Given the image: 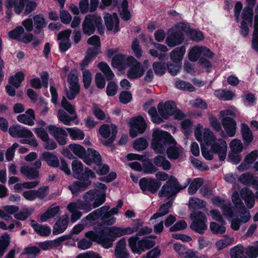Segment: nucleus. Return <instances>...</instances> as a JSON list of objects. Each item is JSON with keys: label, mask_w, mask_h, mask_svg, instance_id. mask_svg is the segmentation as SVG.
Listing matches in <instances>:
<instances>
[{"label": "nucleus", "mask_w": 258, "mask_h": 258, "mask_svg": "<svg viewBox=\"0 0 258 258\" xmlns=\"http://www.w3.org/2000/svg\"><path fill=\"white\" fill-rule=\"evenodd\" d=\"M194 134L196 139L200 143L202 155L206 160L213 159L214 154L218 155L220 161L225 159L227 145L224 140L217 138L209 128H204L201 124L196 126Z\"/></svg>", "instance_id": "1"}, {"label": "nucleus", "mask_w": 258, "mask_h": 258, "mask_svg": "<svg viewBox=\"0 0 258 258\" xmlns=\"http://www.w3.org/2000/svg\"><path fill=\"white\" fill-rule=\"evenodd\" d=\"M106 186L102 183H97L95 189L86 192L84 195V201H78L70 203L67 207L69 211L72 213L71 220L75 223L82 216L79 210L89 212L92 208H95L103 204L105 201Z\"/></svg>", "instance_id": "2"}, {"label": "nucleus", "mask_w": 258, "mask_h": 258, "mask_svg": "<svg viewBox=\"0 0 258 258\" xmlns=\"http://www.w3.org/2000/svg\"><path fill=\"white\" fill-rule=\"evenodd\" d=\"M136 231L135 228H121L115 226L105 227L99 230L89 231L85 236L100 243L105 248L112 246L113 242L117 237L129 235Z\"/></svg>", "instance_id": "3"}, {"label": "nucleus", "mask_w": 258, "mask_h": 258, "mask_svg": "<svg viewBox=\"0 0 258 258\" xmlns=\"http://www.w3.org/2000/svg\"><path fill=\"white\" fill-rule=\"evenodd\" d=\"M151 147L159 154H163L166 150L170 159H176L182 152V149L175 146V142L171 136L167 132L155 129L152 134Z\"/></svg>", "instance_id": "4"}, {"label": "nucleus", "mask_w": 258, "mask_h": 258, "mask_svg": "<svg viewBox=\"0 0 258 258\" xmlns=\"http://www.w3.org/2000/svg\"><path fill=\"white\" fill-rule=\"evenodd\" d=\"M212 201L213 205L221 207L224 215L230 222L231 228L234 230H238L240 225L248 222L251 217L249 212L247 211L240 213L236 218L233 217V212L229 207L230 204L220 197H215Z\"/></svg>", "instance_id": "5"}, {"label": "nucleus", "mask_w": 258, "mask_h": 258, "mask_svg": "<svg viewBox=\"0 0 258 258\" xmlns=\"http://www.w3.org/2000/svg\"><path fill=\"white\" fill-rule=\"evenodd\" d=\"M123 203L119 201L116 207L109 210V207L104 206L98 209L86 218V224L92 225L95 223L99 219L107 225H112L116 221V218L112 216L117 214L121 209Z\"/></svg>", "instance_id": "6"}, {"label": "nucleus", "mask_w": 258, "mask_h": 258, "mask_svg": "<svg viewBox=\"0 0 258 258\" xmlns=\"http://www.w3.org/2000/svg\"><path fill=\"white\" fill-rule=\"evenodd\" d=\"M157 109L158 112L155 107L150 108L148 114L153 122L160 123L173 115L175 111L176 105L173 101L160 103L157 106Z\"/></svg>", "instance_id": "7"}, {"label": "nucleus", "mask_w": 258, "mask_h": 258, "mask_svg": "<svg viewBox=\"0 0 258 258\" xmlns=\"http://www.w3.org/2000/svg\"><path fill=\"white\" fill-rule=\"evenodd\" d=\"M237 110L235 107L231 106L227 109L222 110L219 112L220 118L222 125L228 137H233L236 133V126L235 121L229 116H234Z\"/></svg>", "instance_id": "8"}, {"label": "nucleus", "mask_w": 258, "mask_h": 258, "mask_svg": "<svg viewBox=\"0 0 258 258\" xmlns=\"http://www.w3.org/2000/svg\"><path fill=\"white\" fill-rule=\"evenodd\" d=\"M9 133L14 138H26L27 139L20 140L22 144H28L33 147H37L38 145L32 132L26 127L20 125H14L9 128Z\"/></svg>", "instance_id": "9"}, {"label": "nucleus", "mask_w": 258, "mask_h": 258, "mask_svg": "<svg viewBox=\"0 0 258 258\" xmlns=\"http://www.w3.org/2000/svg\"><path fill=\"white\" fill-rule=\"evenodd\" d=\"M95 177V174L90 169L86 168L82 178L80 180L74 182L69 186L72 194L77 195L79 192L85 190L91 184V181L89 178Z\"/></svg>", "instance_id": "10"}, {"label": "nucleus", "mask_w": 258, "mask_h": 258, "mask_svg": "<svg viewBox=\"0 0 258 258\" xmlns=\"http://www.w3.org/2000/svg\"><path fill=\"white\" fill-rule=\"evenodd\" d=\"M190 179L187 180L186 183L183 186H179L177 179L171 177L168 180L165 185H164L159 192V196L161 198L169 199L178 192L181 189L185 188L189 184Z\"/></svg>", "instance_id": "11"}, {"label": "nucleus", "mask_w": 258, "mask_h": 258, "mask_svg": "<svg viewBox=\"0 0 258 258\" xmlns=\"http://www.w3.org/2000/svg\"><path fill=\"white\" fill-rule=\"evenodd\" d=\"M82 27L83 33L87 35L92 34L94 32L96 27L98 28V32L100 34L103 33L102 19L99 16H86L83 22Z\"/></svg>", "instance_id": "12"}, {"label": "nucleus", "mask_w": 258, "mask_h": 258, "mask_svg": "<svg viewBox=\"0 0 258 258\" xmlns=\"http://www.w3.org/2000/svg\"><path fill=\"white\" fill-rule=\"evenodd\" d=\"M36 3L28 0H7L5 6L7 8H13L17 14H20L23 10L25 14H28L34 10Z\"/></svg>", "instance_id": "13"}, {"label": "nucleus", "mask_w": 258, "mask_h": 258, "mask_svg": "<svg viewBox=\"0 0 258 258\" xmlns=\"http://www.w3.org/2000/svg\"><path fill=\"white\" fill-rule=\"evenodd\" d=\"M87 43L91 46L88 48L85 58L82 62L83 67L87 66L90 60L95 57L100 52L101 43L99 36L97 35L91 36L88 39Z\"/></svg>", "instance_id": "14"}, {"label": "nucleus", "mask_w": 258, "mask_h": 258, "mask_svg": "<svg viewBox=\"0 0 258 258\" xmlns=\"http://www.w3.org/2000/svg\"><path fill=\"white\" fill-rule=\"evenodd\" d=\"M137 236L131 237L128 239V245L132 251L134 253L140 254L145 249H148L153 247L155 242L153 240L148 238H144L141 240H138Z\"/></svg>", "instance_id": "15"}, {"label": "nucleus", "mask_w": 258, "mask_h": 258, "mask_svg": "<svg viewBox=\"0 0 258 258\" xmlns=\"http://www.w3.org/2000/svg\"><path fill=\"white\" fill-rule=\"evenodd\" d=\"M99 133L102 138L101 140L102 143L105 146H109L116 139L117 129L113 124H104L100 126Z\"/></svg>", "instance_id": "16"}, {"label": "nucleus", "mask_w": 258, "mask_h": 258, "mask_svg": "<svg viewBox=\"0 0 258 258\" xmlns=\"http://www.w3.org/2000/svg\"><path fill=\"white\" fill-rule=\"evenodd\" d=\"M256 0H246L248 6L245 7L242 15V22L241 24V33L245 36L249 32V29L247 24H251L253 16V6Z\"/></svg>", "instance_id": "17"}, {"label": "nucleus", "mask_w": 258, "mask_h": 258, "mask_svg": "<svg viewBox=\"0 0 258 258\" xmlns=\"http://www.w3.org/2000/svg\"><path fill=\"white\" fill-rule=\"evenodd\" d=\"M214 56V53L209 48L200 45L191 47L188 52V59L193 62L197 61L201 56L212 58Z\"/></svg>", "instance_id": "18"}, {"label": "nucleus", "mask_w": 258, "mask_h": 258, "mask_svg": "<svg viewBox=\"0 0 258 258\" xmlns=\"http://www.w3.org/2000/svg\"><path fill=\"white\" fill-rule=\"evenodd\" d=\"M126 123L130 126V134L132 138L136 137L139 134L143 133L146 130V123L141 116L128 119Z\"/></svg>", "instance_id": "19"}, {"label": "nucleus", "mask_w": 258, "mask_h": 258, "mask_svg": "<svg viewBox=\"0 0 258 258\" xmlns=\"http://www.w3.org/2000/svg\"><path fill=\"white\" fill-rule=\"evenodd\" d=\"M178 24L174 28H171L168 31V35L166 40V43L169 47H174L180 44L184 39L182 28L179 26Z\"/></svg>", "instance_id": "20"}, {"label": "nucleus", "mask_w": 258, "mask_h": 258, "mask_svg": "<svg viewBox=\"0 0 258 258\" xmlns=\"http://www.w3.org/2000/svg\"><path fill=\"white\" fill-rule=\"evenodd\" d=\"M128 60L127 77L131 79H136L142 77L145 72L144 67L133 56H131Z\"/></svg>", "instance_id": "21"}, {"label": "nucleus", "mask_w": 258, "mask_h": 258, "mask_svg": "<svg viewBox=\"0 0 258 258\" xmlns=\"http://www.w3.org/2000/svg\"><path fill=\"white\" fill-rule=\"evenodd\" d=\"M190 217L193 219L190 225V228L193 230L202 233L207 229L206 217L203 213L194 211L190 214Z\"/></svg>", "instance_id": "22"}, {"label": "nucleus", "mask_w": 258, "mask_h": 258, "mask_svg": "<svg viewBox=\"0 0 258 258\" xmlns=\"http://www.w3.org/2000/svg\"><path fill=\"white\" fill-rule=\"evenodd\" d=\"M9 37L13 39H16L25 43L30 42L33 40V36L31 33H25L22 26L17 27L10 31L8 33Z\"/></svg>", "instance_id": "23"}, {"label": "nucleus", "mask_w": 258, "mask_h": 258, "mask_svg": "<svg viewBox=\"0 0 258 258\" xmlns=\"http://www.w3.org/2000/svg\"><path fill=\"white\" fill-rule=\"evenodd\" d=\"M46 128L60 145H64L67 143V133L62 128L51 125Z\"/></svg>", "instance_id": "24"}, {"label": "nucleus", "mask_w": 258, "mask_h": 258, "mask_svg": "<svg viewBox=\"0 0 258 258\" xmlns=\"http://www.w3.org/2000/svg\"><path fill=\"white\" fill-rule=\"evenodd\" d=\"M129 160H138L143 161V171L145 173L152 174L157 171V168L152 164L149 160L145 159L143 155L137 154H129L126 156Z\"/></svg>", "instance_id": "25"}, {"label": "nucleus", "mask_w": 258, "mask_h": 258, "mask_svg": "<svg viewBox=\"0 0 258 258\" xmlns=\"http://www.w3.org/2000/svg\"><path fill=\"white\" fill-rule=\"evenodd\" d=\"M139 185L143 191H149L155 192L160 186L161 184L155 179L143 178L140 180Z\"/></svg>", "instance_id": "26"}, {"label": "nucleus", "mask_w": 258, "mask_h": 258, "mask_svg": "<svg viewBox=\"0 0 258 258\" xmlns=\"http://www.w3.org/2000/svg\"><path fill=\"white\" fill-rule=\"evenodd\" d=\"M72 33L70 30H66L59 33L58 39L59 40V48L61 52H66L71 46L70 41V35Z\"/></svg>", "instance_id": "27"}, {"label": "nucleus", "mask_w": 258, "mask_h": 258, "mask_svg": "<svg viewBox=\"0 0 258 258\" xmlns=\"http://www.w3.org/2000/svg\"><path fill=\"white\" fill-rule=\"evenodd\" d=\"M104 19L107 29L109 31L116 32L119 31V19L116 13L110 14L106 13L104 16Z\"/></svg>", "instance_id": "28"}, {"label": "nucleus", "mask_w": 258, "mask_h": 258, "mask_svg": "<svg viewBox=\"0 0 258 258\" xmlns=\"http://www.w3.org/2000/svg\"><path fill=\"white\" fill-rule=\"evenodd\" d=\"M179 26L182 28L184 33L186 34L191 40L197 42L204 40V36L201 31L194 29L188 25L183 23H181Z\"/></svg>", "instance_id": "29"}, {"label": "nucleus", "mask_w": 258, "mask_h": 258, "mask_svg": "<svg viewBox=\"0 0 258 258\" xmlns=\"http://www.w3.org/2000/svg\"><path fill=\"white\" fill-rule=\"evenodd\" d=\"M151 44L154 48H150L149 50V53L152 56L157 57L160 60L163 59L166 56V52L168 51L167 47L164 45L153 42H152Z\"/></svg>", "instance_id": "30"}, {"label": "nucleus", "mask_w": 258, "mask_h": 258, "mask_svg": "<svg viewBox=\"0 0 258 258\" xmlns=\"http://www.w3.org/2000/svg\"><path fill=\"white\" fill-rule=\"evenodd\" d=\"M131 56H125L122 54H118L112 57L111 65L112 67L119 70L125 69L129 64V58Z\"/></svg>", "instance_id": "31"}, {"label": "nucleus", "mask_w": 258, "mask_h": 258, "mask_svg": "<svg viewBox=\"0 0 258 258\" xmlns=\"http://www.w3.org/2000/svg\"><path fill=\"white\" fill-rule=\"evenodd\" d=\"M35 119V113L32 109H28L25 113L20 114L17 116V120L19 122L29 126L34 124Z\"/></svg>", "instance_id": "32"}, {"label": "nucleus", "mask_w": 258, "mask_h": 258, "mask_svg": "<svg viewBox=\"0 0 258 258\" xmlns=\"http://www.w3.org/2000/svg\"><path fill=\"white\" fill-rule=\"evenodd\" d=\"M241 198L244 201L246 207L251 209L254 205V196L250 189L247 188H243L240 191Z\"/></svg>", "instance_id": "33"}, {"label": "nucleus", "mask_w": 258, "mask_h": 258, "mask_svg": "<svg viewBox=\"0 0 258 258\" xmlns=\"http://www.w3.org/2000/svg\"><path fill=\"white\" fill-rule=\"evenodd\" d=\"M19 208L13 205H7L0 208V218L5 220H10L12 219L11 215L17 212Z\"/></svg>", "instance_id": "34"}, {"label": "nucleus", "mask_w": 258, "mask_h": 258, "mask_svg": "<svg viewBox=\"0 0 258 258\" xmlns=\"http://www.w3.org/2000/svg\"><path fill=\"white\" fill-rule=\"evenodd\" d=\"M83 161L87 165H91L94 163L96 164L101 161V156L99 153L95 150L89 148L87 150V154L85 155Z\"/></svg>", "instance_id": "35"}, {"label": "nucleus", "mask_w": 258, "mask_h": 258, "mask_svg": "<svg viewBox=\"0 0 258 258\" xmlns=\"http://www.w3.org/2000/svg\"><path fill=\"white\" fill-rule=\"evenodd\" d=\"M241 133L242 140L245 145H248L254 140L253 133L245 123L241 124Z\"/></svg>", "instance_id": "36"}, {"label": "nucleus", "mask_w": 258, "mask_h": 258, "mask_svg": "<svg viewBox=\"0 0 258 258\" xmlns=\"http://www.w3.org/2000/svg\"><path fill=\"white\" fill-rule=\"evenodd\" d=\"M31 226L34 231L41 236H47L51 231V228L48 226L37 223L34 220L31 221Z\"/></svg>", "instance_id": "37"}, {"label": "nucleus", "mask_w": 258, "mask_h": 258, "mask_svg": "<svg viewBox=\"0 0 258 258\" xmlns=\"http://www.w3.org/2000/svg\"><path fill=\"white\" fill-rule=\"evenodd\" d=\"M69 222V217L67 215L63 216L55 223L53 230L54 234L62 233L67 228Z\"/></svg>", "instance_id": "38"}, {"label": "nucleus", "mask_w": 258, "mask_h": 258, "mask_svg": "<svg viewBox=\"0 0 258 258\" xmlns=\"http://www.w3.org/2000/svg\"><path fill=\"white\" fill-rule=\"evenodd\" d=\"M116 258H127L126 250V242L124 238L121 239L117 243L115 251Z\"/></svg>", "instance_id": "39"}, {"label": "nucleus", "mask_w": 258, "mask_h": 258, "mask_svg": "<svg viewBox=\"0 0 258 258\" xmlns=\"http://www.w3.org/2000/svg\"><path fill=\"white\" fill-rule=\"evenodd\" d=\"M41 158L47 162L50 166L57 167L59 165V162L57 156L50 152H44L41 154Z\"/></svg>", "instance_id": "40"}, {"label": "nucleus", "mask_w": 258, "mask_h": 258, "mask_svg": "<svg viewBox=\"0 0 258 258\" xmlns=\"http://www.w3.org/2000/svg\"><path fill=\"white\" fill-rule=\"evenodd\" d=\"M71 116H69L65 111L61 109H59L57 112V117L58 120L62 122L66 125L71 124L72 121L74 120L77 117L76 113L70 114Z\"/></svg>", "instance_id": "41"}, {"label": "nucleus", "mask_w": 258, "mask_h": 258, "mask_svg": "<svg viewBox=\"0 0 258 258\" xmlns=\"http://www.w3.org/2000/svg\"><path fill=\"white\" fill-rule=\"evenodd\" d=\"M185 50L184 46L176 47L171 52V59L175 63H179L185 53Z\"/></svg>", "instance_id": "42"}, {"label": "nucleus", "mask_w": 258, "mask_h": 258, "mask_svg": "<svg viewBox=\"0 0 258 258\" xmlns=\"http://www.w3.org/2000/svg\"><path fill=\"white\" fill-rule=\"evenodd\" d=\"M214 95L218 99L222 100H230L235 97L234 93L229 90L224 89H218L214 91Z\"/></svg>", "instance_id": "43"}, {"label": "nucleus", "mask_w": 258, "mask_h": 258, "mask_svg": "<svg viewBox=\"0 0 258 258\" xmlns=\"http://www.w3.org/2000/svg\"><path fill=\"white\" fill-rule=\"evenodd\" d=\"M21 173L29 179H35L38 177V171L34 168L29 166L24 165L20 169Z\"/></svg>", "instance_id": "44"}, {"label": "nucleus", "mask_w": 258, "mask_h": 258, "mask_svg": "<svg viewBox=\"0 0 258 258\" xmlns=\"http://www.w3.org/2000/svg\"><path fill=\"white\" fill-rule=\"evenodd\" d=\"M238 181L245 185L252 184L258 188V183L254 177L250 173L242 174L238 178Z\"/></svg>", "instance_id": "45"}, {"label": "nucleus", "mask_w": 258, "mask_h": 258, "mask_svg": "<svg viewBox=\"0 0 258 258\" xmlns=\"http://www.w3.org/2000/svg\"><path fill=\"white\" fill-rule=\"evenodd\" d=\"M67 130L71 138L73 140H81L85 137L83 131L79 128H67Z\"/></svg>", "instance_id": "46"}, {"label": "nucleus", "mask_w": 258, "mask_h": 258, "mask_svg": "<svg viewBox=\"0 0 258 258\" xmlns=\"http://www.w3.org/2000/svg\"><path fill=\"white\" fill-rule=\"evenodd\" d=\"M59 211L58 206L50 207L40 217V221L42 222H46L47 220L54 217Z\"/></svg>", "instance_id": "47"}, {"label": "nucleus", "mask_w": 258, "mask_h": 258, "mask_svg": "<svg viewBox=\"0 0 258 258\" xmlns=\"http://www.w3.org/2000/svg\"><path fill=\"white\" fill-rule=\"evenodd\" d=\"M69 148L76 156L83 160L86 152L83 146L79 144H71L69 146Z\"/></svg>", "instance_id": "48"}, {"label": "nucleus", "mask_w": 258, "mask_h": 258, "mask_svg": "<svg viewBox=\"0 0 258 258\" xmlns=\"http://www.w3.org/2000/svg\"><path fill=\"white\" fill-rule=\"evenodd\" d=\"M172 203L171 202H168L167 203L162 205L159 209L158 212L155 213L150 219V220L155 219L157 218L162 217L167 214L169 212V209L171 207Z\"/></svg>", "instance_id": "49"}, {"label": "nucleus", "mask_w": 258, "mask_h": 258, "mask_svg": "<svg viewBox=\"0 0 258 258\" xmlns=\"http://www.w3.org/2000/svg\"><path fill=\"white\" fill-rule=\"evenodd\" d=\"M119 12L122 19L128 20L131 18V15L128 9V2L126 0H123L119 7Z\"/></svg>", "instance_id": "50"}, {"label": "nucleus", "mask_w": 258, "mask_h": 258, "mask_svg": "<svg viewBox=\"0 0 258 258\" xmlns=\"http://www.w3.org/2000/svg\"><path fill=\"white\" fill-rule=\"evenodd\" d=\"M153 161L156 166L161 167L164 170H168L170 168V163L164 156H157L154 159Z\"/></svg>", "instance_id": "51"}, {"label": "nucleus", "mask_w": 258, "mask_h": 258, "mask_svg": "<svg viewBox=\"0 0 258 258\" xmlns=\"http://www.w3.org/2000/svg\"><path fill=\"white\" fill-rule=\"evenodd\" d=\"M72 168L75 177L78 179L81 178L83 169L82 162L78 160H74L72 163Z\"/></svg>", "instance_id": "52"}, {"label": "nucleus", "mask_w": 258, "mask_h": 258, "mask_svg": "<svg viewBox=\"0 0 258 258\" xmlns=\"http://www.w3.org/2000/svg\"><path fill=\"white\" fill-rule=\"evenodd\" d=\"M10 243V237L8 234H5L0 237V258L4 255Z\"/></svg>", "instance_id": "53"}, {"label": "nucleus", "mask_w": 258, "mask_h": 258, "mask_svg": "<svg viewBox=\"0 0 258 258\" xmlns=\"http://www.w3.org/2000/svg\"><path fill=\"white\" fill-rule=\"evenodd\" d=\"M233 242L234 238L233 237L225 236L224 238L217 241L215 243V246L218 250H221L232 244Z\"/></svg>", "instance_id": "54"}, {"label": "nucleus", "mask_w": 258, "mask_h": 258, "mask_svg": "<svg viewBox=\"0 0 258 258\" xmlns=\"http://www.w3.org/2000/svg\"><path fill=\"white\" fill-rule=\"evenodd\" d=\"M98 67L105 75L107 80H111L113 78L114 75L106 63L101 62L98 63Z\"/></svg>", "instance_id": "55"}, {"label": "nucleus", "mask_w": 258, "mask_h": 258, "mask_svg": "<svg viewBox=\"0 0 258 258\" xmlns=\"http://www.w3.org/2000/svg\"><path fill=\"white\" fill-rule=\"evenodd\" d=\"M189 208L196 210L202 209L206 206V202L197 198L192 197L189 199Z\"/></svg>", "instance_id": "56"}, {"label": "nucleus", "mask_w": 258, "mask_h": 258, "mask_svg": "<svg viewBox=\"0 0 258 258\" xmlns=\"http://www.w3.org/2000/svg\"><path fill=\"white\" fill-rule=\"evenodd\" d=\"M24 78V74L21 72H18L14 76H12L9 78V83L15 86L16 88L20 87L22 82Z\"/></svg>", "instance_id": "57"}, {"label": "nucleus", "mask_w": 258, "mask_h": 258, "mask_svg": "<svg viewBox=\"0 0 258 258\" xmlns=\"http://www.w3.org/2000/svg\"><path fill=\"white\" fill-rule=\"evenodd\" d=\"M254 30L252 40V47L256 51L258 50V16L254 17Z\"/></svg>", "instance_id": "58"}, {"label": "nucleus", "mask_w": 258, "mask_h": 258, "mask_svg": "<svg viewBox=\"0 0 258 258\" xmlns=\"http://www.w3.org/2000/svg\"><path fill=\"white\" fill-rule=\"evenodd\" d=\"M230 152L240 153L243 149V146L241 141L238 139L232 140L229 144Z\"/></svg>", "instance_id": "59"}, {"label": "nucleus", "mask_w": 258, "mask_h": 258, "mask_svg": "<svg viewBox=\"0 0 258 258\" xmlns=\"http://www.w3.org/2000/svg\"><path fill=\"white\" fill-rule=\"evenodd\" d=\"M245 252L249 258H256L258 256V241L253 245H249L245 249Z\"/></svg>", "instance_id": "60"}, {"label": "nucleus", "mask_w": 258, "mask_h": 258, "mask_svg": "<svg viewBox=\"0 0 258 258\" xmlns=\"http://www.w3.org/2000/svg\"><path fill=\"white\" fill-rule=\"evenodd\" d=\"M175 86L178 89L192 92L195 90V88L190 83L181 80H177L175 82Z\"/></svg>", "instance_id": "61"}, {"label": "nucleus", "mask_w": 258, "mask_h": 258, "mask_svg": "<svg viewBox=\"0 0 258 258\" xmlns=\"http://www.w3.org/2000/svg\"><path fill=\"white\" fill-rule=\"evenodd\" d=\"M203 180L201 178H195L190 184L188 188V192L190 195L195 194L199 188L202 185Z\"/></svg>", "instance_id": "62"}, {"label": "nucleus", "mask_w": 258, "mask_h": 258, "mask_svg": "<svg viewBox=\"0 0 258 258\" xmlns=\"http://www.w3.org/2000/svg\"><path fill=\"white\" fill-rule=\"evenodd\" d=\"M152 67L155 74L157 76H162L166 72V67L163 62L155 61L153 62Z\"/></svg>", "instance_id": "63"}, {"label": "nucleus", "mask_w": 258, "mask_h": 258, "mask_svg": "<svg viewBox=\"0 0 258 258\" xmlns=\"http://www.w3.org/2000/svg\"><path fill=\"white\" fill-rule=\"evenodd\" d=\"M189 104L192 107L204 110L208 108L207 103L201 98L191 100L189 102Z\"/></svg>", "instance_id": "64"}]
</instances>
